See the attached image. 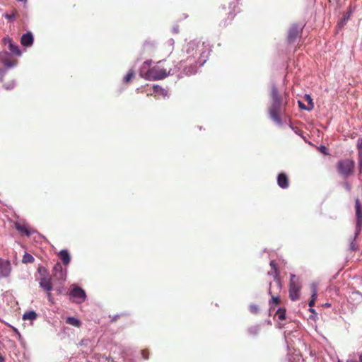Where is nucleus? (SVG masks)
<instances>
[{
  "label": "nucleus",
  "instance_id": "2f4dec72",
  "mask_svg": "<svg viewBox=\"0 0 362 362\" xmlns=\"http://www.w3.org/2000/svg\"><path fill=\"white\" fill-rule=\"evenodd\" d=\"M249 332H250V334H257L258 329L257 327L250 328L249 329Z\"/></svg>",
  "mask_w": 362,
  "mask_h": 362
},
{
  "label": "nucleus",
  "instance_id": "c85d7f7f",
  "mask_svg": "<svg viewBox=\"0 0 362 362\" xmlns=\"http://www.w3.org/2000/svg\"><path fill=\"white\" fill-rule=\"evenodd\" d=\"M142 358L145 360L148 359L149 358V351L146 349H144L141 351Z\"/></svg>",
  "mask_w": 362,
  "mask_h": 362
},
{
  "label": "nucleus",
  "instance_id": "39448f33",
  "mask_svg": "<svg viewBox=\"0 0 362 362\" xmlns=\"http://www.w3.org/2000/svg\"><path fill=\"white\" fill-rule=\"evenodd\" d=\"M303 32V26L293 24L288 30L287 42L289 45L296 43L300 40Z\"/></svg>",
  "mask_w": 362,
  "mask_h": 362
},
{
  "label": "nucleus",
  "instance_id": "0eeeda50",
  "mask_svg": "<svg viewBox=\"0 0 362 362\" xmlns=\"http://www.w3.org/2000/svg\"><path fill=\"white\" fill-rule=\"evenodd\" d=\"M355 209L356 216V230L360 232L362 226V208L358 199L355 200Z\"/></svg>",
  "mask_w": 362,
  "mask_h": 362
},
{
  "label": "nucleus",
  "instance_id": "7ed1b4c3",
  "mask_svg": "<svg viewBox=\"0 0 362 362\" xmlns=\"http://www.w3.org/2000/svg\"><path fill=\"white\" fill-rule=\"evenodd\" d=\"M355 163L352 160L344 159L337 163V170L344 177H348L354 173Z\"/></svg>",
  "mask_w": 362,
  "mask_h": 362
},
{
  "label": "nucleus",
  "instance_id": "a211bd4d",
  "mask_svg": "<svg viewBox=\"0 0 362 362\" xmlns=\"http://www.w3.org/2000/svg\"><path fill=\"white\" fill-rule=\"evenodd\" d=\"M311 289H312V296H311V299L309 302V306L310 308L314 306V305L315 303V300L317 299V288H316L315 285H313Z\"/></svg>",
  "mask_w": 362,
  "mask_h": 362
},
{
  "label": "nucleus",
  "instance_id": "cd10ccee",
  "mask_svg": "<svg viewBox=\"0 0 362 362\" xmlns=\"http://www.w3.org/2000/svg\"><path fill=\"white\" fill-rule=\"evenodd\" d=\"M58 271L60 272V274H61L60 277L62 278L63 277L62 267V265L59 263H57L54 267V272H58Z\"/></svg>",
  "mask_w": 362,
  "mask_h": 362
},
{
  "label": "nucleus",
  "instance_id": "dca6fc26",
  "mask_svg": "<svg viewBox=\"0 0 362 362\" xmlns=\"http://www.w3.org/2000/svg\"><path fill=\"white\" fill-rule=\"evenodd\" d=\"M66 322L76 327H80L81 325V321L74 317H68L66 320Z\"/></svg>",
  "mask_w": 362,
  "mask_h": 362
},
{
  "label": "nucleus",
  "instance_id": "72a5a7b5",
  "mask_svg": "<svg viewBox=\"0 0 362 362\" xmlns=\"http://www.w3.org/2000/svg\"><path fill=\"white\" fill-rule=\"evenodd\" d=\"M4 63L5 65H6L8 66H10V67L13 66L14 65V63H12V62H11L9 61H7V60L4 61Z\"/></svg>",
  "mask_w": 362,
  "mask_h": 362
},
{
  "label": "nucleus",
  "instance_id": "2eb2a0df",
  "mask_svg": "<svg viewBox=\"0 0 362 362\" xmlns=\"http://www.w3.org/2000/svg\"><path fill=\"white\" fill-rule=\"evenodd\" d=\"M357 149L358 152V165L359 168L362 169V137L359 138L357 141Z\"/></svg>",
  "mask_w": 362,
  "mask_h": 362
},
{
  "label": "nucleus",
  "instance_id": "b1692460",
  "mask_svg": "<svg viewBox=\"0 0 362 362\" xmlns=\"http://www.w3.org/2000/svg\"><path fill=\"white\" fill-rule=\"evenodd\" d=\"M34 260V257L30 254L25 252L23 257L22 262L25 264L33 263Z\"/></svg>",
  "mask_w": 362,
  "mask_h": 362
},
{
  "label": "nucleus",
  "instance_id": "6ab92c4d",
  "mask_svg": "<svg viewBox=\"0 0 362 362\" xmlns=\"http://www.w3.org/2000/svg\"><path fill=\"white\" fill-rule=\"evenodd\" d=\"M9 50L11 52L16 56H20L21 54V52L18 45L13 43V41L8 45Z\"/></svg>",
  "mask_w": 362,
  "mask_h": 362
},
{
  "label": "nucleus",
  "instance_id": "a878e982",
  "mask_svg": "<svg viewBox=\"0 0 362 362\" xmlns=\"http://www.w3.org/2000/svg\"><path fill=\"white\" fill-rule=\"evenodd\" d=\"M305 100L308 103L307 110H311L314 107V104L313 103V100L310 95H305Z\"/></svg>",
  "mask_w": 362,
  "mask_h": 362
},
{
  "label": "nucleus",
  "instance_id": "f257e3e1",
  "mask_svg": "<svg viewBox=\"0 0 362 362\" xmlns=\"http://www.w3.org/2000/svg\"><path fill=\"white\" fill-rule=\"evenodd\" d=\"M272 105L269 107V115L271 118L278 124L281 123V114L285 110L287 104V93H284V98L278 91L276 86L273 85L271 88Z\"/></svg>",
  "mask_w": 362,
  "mask_h": 362
},
{
  "label": "nucleus",
  "instance_id": "37998d69",
  "mask_svg": "<svg viewBox=\"0 0 362 362\" xmlns=\"http://www.w3.org/2000/svg\"><path fill=\"white\" fill-rule=\"evenodd\" d=\"M57 292H58V294L61 293L60 290H58Z\"/></svg>",
  "mask_w": 362,
  "mask_h": 362
},
{
  "label": "nucleus",
  "instance_id": "4468645a",
  "mask_svg": "<svg viewBox=\"0 0 362 362\" xmlns=\"http://www.w3.org/2000/svg\"><path fill=\"white\" fill-rule=\"evenodd\" d=\"M59 256L65 265H67L70 262L71 258L68 250H61L59 253Z\"/></svg>",
  "mask_w": 362,
  "mask_h": 362
},
{
  "label": "nucleus",
  "instance_id": "c9c22d12",
  "mask_svg": "<svg viewBox=\"0 0 362 362\" xmlns=\"http://www.w3.org/2000/svg\"><path fill=\"white\" fill-rule=\"evenodd\" d=\"M339 362H340V361H339ZM346 362H362V361H361V359L359 358V360H358V361H357V360H354V359H349V360H347Z\"/></svg>",
  "mask_w": 362,
  "mask_h": 362
},
{
  "label": "nucleus",
  "instance_id": "c03bdc74",
  "mask_svg": "<svg viewBox=\"0 0 362 362\" xmlns=\"http://www.w3.org/2000/svg\"><path fill=\"white\" fill-rule=\"evenodd\" d=\"M87 362H91V361H87Z\"/></svg>",
  "mask_w": 362,
  "mask_h": 362
},
{
  "label": "nucleus",
  "instance_id": "412c9836",
  "mask_svg": "<svg viewBox=\"0 0 362 362\" xmlns=\"http://www.w3.org/2000/svg\"><path fill=\"white\" fill-rule=\"evenodd\" d=\"M37 315L35 311H29L25 313H24L23 316V319L24 320H34L37 318Z\"/></svg>",
  "mask_w": 362,
  "mask_h": 362
},
{
  "label": "nucleus",
  "instance_id": "f8f14e48",
  "mask_svg": "<svg viewBox=\"0 0 362 362\" xmlns=\"http://www.w3.org/2000/svg\"><path fill=\"white\" fill-rule=\"evenodd\" d=\"M11 272V264L8 262L6 263L0 262V277H7Z\"/></svg>",
  "mask_w": 362,
  "mask_h": 362
},
{
  "label": "nucleus",
  "instance_id": "5701e85b",
  "mask_svg": "<svg viewBox=\"0 0 362 362\" xmlns=\"http://www.w3.org/2000/svg\"><path fill=\"white\" fill-rule=\"evenodd\" d=\"M135 76V73L132 69H130L127 75L124 77L123 81L124 83H129Z\"/></svg>",
  "mask_w": 362,
  "mask_h": 362
},
{
  "label": "nucleus",
  "instance_id": "a19ab883",
  "mask_svg": "<svg viewBox=\"0 0 362 362\" xmlns=\"http://www.w3.org/2000/svg\"><path fill=\"white\" fill-rule=\"evenodd\" d=\"M119 315L115 316L112 321H116Z\"/></svg>",
  "mask_w": 362,
  "mask_h": 362
},
{
  "label": "nucleus",
  "instance_id": "20e7f679",
  "mask_svg": "<svg viewBox=\"0 0 362 362\" xmlns=\"http://www.w3.org/2000/svg\"><path fill=\"white\" fill-rule=\"evenodd\" d=\"M300 288L301 283L299 278L294 274H291L289 284V297L293 301L299 298Z\"/></svg>",
  "mask_w": 362,
  "mask_h": 362
},
{
  "label": "nucleus",
  "instance_id": "7c9ffc66",
  "mask_svg": "<svg viewBox=\"0 0 362 362\" xmlns=\"http://www.w3.org/2000/svg\"><path fill=\"white\" fill-rule=\"evenodd\" d=\"M46 292H47V297L48 300L51 303H54L53 297H52V295L51 293V291H46Z\"/></svg>",
  "mask_w": 362,
  "mask_h": 362
},
{
  "label": "nucleus",
  "instance_id": "4be33fe9",
  "mask_svg": "<svg viewBox=\"0 0 362 362\" xmlns=\"http://www.w3.org/2000/svg\"><path fill=\"white\" fill-rule=\"evenodd\" d=\"M275 316L281 321L286 320V309L279 308L276 312Z\"/></svg>",
  "mask_w": 362,
  "mask_h": 362
},
{
  "label": "nucleus",
  "instance_id": "f3484780",
  "mask_svg": "<svg viewBox=\"0 0 362 362\" xmlns=\"http://www.w3.org/2000/svg\"><path fill=\"white\" fill-rule=\"evenodd\" d=\"M269 294L272 297V300L270 301V304H274V305H279L280 303H281V300L279 297V296H275L274 294V291L272 290V286L270 285V287H269Z\"/></svg>",
  "mask_w": 362,
  "mask_h": 362
},
{
  "label": "nucleus",
  "instance_id": "4c0bfd02",
  "mask_svg": "<svg viewBox=\"0 0 362 362\" xmlns=\"http://www.w3.org/2000/svg\"><path fill=\"white\" fill-rule=\"evenodd\" d=\"M154 91L158 92V88H160L158 86H153Z\"/></svg>",
  "mask_w": 362,
  "mask_h": 362
},
{
  "label": "nucleus",
  "instance_id": "58836bf2",
  "mask_svg": "<svg viewBox=\"0 0 362 362\" xmlns=\"http://www.w3.org/2000/svg\"><path fill=\"white\" fill-rule=\"evenodd\" d=\"M345 185H346V189H347L348 190H350V189H351V186H350V185H349L348 182H346Z\"/></svg>",
  "mask_w": 362,
  "mask_h": 362
},
{
  "label": "nucleus",
  "instance_id": "aec40b11",
  "mask_svg": "<svg viewBox=\"0 0 362 362\" xmlns=\"http://www.w3.org/2000/svg\"><path fill=\"white\" fill-rule=\"evenodd\" d=\"M359 232H356L355 237L350 240L349 246L348 247V251L351 253L356 252L358 250V247L356 245V243L355 242V239Z\"/></svg>",
  "mask_w": 362,
  "mask_h": 362
},
{
  "label": "nucleus",
  "instance_id": "ea45409f",
  "mask_svg": "<svg viewBox=\"0 0 362 362\" xmlns=\"http://www.w3.org/2000/svg\"><path fill=\"white\" fill-rule=\"evenodd\" d=\"M309 310H310L311 313H315V310H314L313 308H310L309 309Z\"/></svg>",
  "mask_w": 362,
  "mask_h": 362
},
{
  "label": "nucleus",
  "instance_id": "c756f323",
  "mask_svg": "<svg viewBox=\"0 0 362 362\" xmlns=\"http://www.w3.org/2000/svg\"><path fill=\"white\" fill-rule=\"evenodd\" d=\"M2 42H3L4 45H8L12 42V40H11V38H10L8 37H4L3 40H2Z\"/></svg>",
  "mask_w": 362,
  "mask_h": 362
},
{
  "label": "nucleus",
  "instance_id": "9d476101",
  "mask_svg": "<svg viewBox=\"0 0 362 362\" xmlns=\"http://www.w3.org/2000/svg\"><path fill=\"white\" fill-rule=\"evenodd\" d=\"M277 184L282 189H286L289 186V180L285 173H281L277 176Z\"/></svg>",
  "mask_w": 362,
  "mask_h": 362
},
{
  "label": "nucleus",
  "instance_id": "f03ea898",
  "mask_svg": "<svg viewBox=\"0 0 362 362\" xmlns=\"http://www.w3.org/2000/svg\"><path fill=\"white\" fill-rule=\"evenodd\" d=\"M171 69H167L162 64L161 62H159L158 64L148 70L146 72V78L149 80H160L165 78L170 75Z\"/></svg>",
  "mask_w": 362,
  "mask_h": 362
},
{
  "label": "nucleus",
  "instance_id": "bb28decb",
  "mask_svg": "<svg viewBox=\"0 0 362 362\" xmlns=\"http://www.w3.org/2000/svg\"><path fill=\"white\" fill-rule=\"evenodd\" d=\"M249 310L251 313L256 315L259 312V307L257 304H251L249 306Z\"/></svg>",
  "mask_w": 362,
  "mask_h": 362
},
{
  "label": "nucleus",
  "instance_id": "9b49d317",
  "mask_svg": "<svg viewBox=\"0 0 362 362\" xmlns=\"http://www.w3.org/2000/svg\"><path fill=\"white\" fill-rule=\"evenodd\" d=\"M21 43L25 47H30L33 43V36L30 32L23 34L21 38Z\"/></svg>",
  "mask_w": 362,
  "mask_h": 362
},
{
  "label": "nucleus",
  "instance_id": "e433bc0d",
  "mask_svg": "<svg viewBox=\"0 0 362 362\" xmlns=\"http://www.w3.org/2000/svg\"><path fill=\"white\" fill-rule=\"evenodd\" d=\"M5 358L4 357L0 354V362H4Z\"/></svg>",
  "mask_w": 362,
  "mask_h": 362
},
{
  "label": "nucleus",
  "instance_id": "473e14b6",
  "mask_svg": "<svg viewBox=\"0 0 362 362\" xmlns=\"http://www.w3.org/2000/svg\"><path fill=\"white\" fill-rule=\"evenodd\" d=\"M298 105L300 109L307 110L308 106L305 105L302 102L298 101Z\"/></svg>",
  "mask_w": 362,
  "mask_h": 362
},
{
  "label": "nucleus",
  "instance_id": "393cba45",
  "mask_svg": "<svg viewBox=\"0 0 362 362\" xmlns=\"http://www.w3.org/2000/svg\"><path fill=\"white\" fill-rule=\"evenodd\" d=\"M17 11L16 9H13L11 14L5 13L4 15V18L8 19L9 21H13L17 16Z\"/></svg>",
  "mask_w": 362,
  "mask_h": 362
},
{
  "label": "nucleus",
  "instance_id": "423d86ee",
  "mask_svg": "<svg viewBox=\"0 0 362 362\" xmlns=\"http://www.w3.org/2000/svg\"><path fill=\"white\" fill-rule=\"evenodd\" d=\"M70 299L74 303H81L85 301L86 298V292L81 287L74 286L69 292Z\"/></svg>",
  "mask_w": 362,
  "mask_h": 362
},
{
  "label": "nucleus",
  "instance_id": "79ce46f5",
  "mask_svg": "<svg viewBox=\"0 0 362 362\" xmlns=\"http://www.w3.org/2000/svg\"><path fill=\"white\" fill-rule=\"evenodd\" d=\"M359 358L361 359V361H362V352H361V354L359 356Z\"/></svg>",
  "mask_w": 362,
  "mask_h": 362
},
{
  "label": "nucleus",
  "instance_id": "f704fd0d",
  "mask_svg": "<svg viewBox=\"0 0 362 362\" xmlns=\"http://www.w3.org/2000/svg\"><path fill=\"white\" fill-rule=\"evenodd\" d=\"M320 151L324 154H327V148L325 146H321Z\"/></svg>",
  "mask_w": 362,
  "mask_h": 362
},
{
  "label": "nucleus",
  "instance_id": "6e6552de",
  "mask_svg": "<svg viewBox=\"0 0 362 362\" xmlns=\"http://www.w3.org/2000/svg\"><path fill=\"white\" fill-rule=\"evenodd\" d=\"M270 266L272 267V270L270 272H269L268 274L269 275H272L274 276V281L276 284L277 289L279 291H280L281 288V281L279 278V272L277 270L276 264L274 260L270 262Z\"/></svg>",
  "mask_w": 362,
  "mask_h": 362
},
{
  "label": "nucleus",
  "instance_id": "ddd939ff",
  "mask_svg": "<svg viewBox=\"0 0 362 362\" xmlns=\"http://www.w3.org/2000/svg\"><path fill=\"white\" fill-rule=\"evenodd\" d=\"M15 228L18 231L27 236H30L32 234L31 230L26 225H23L19 223H16L15 224Z\"/></svg>",
  "mask_w": 362,
  "mask_h": 362
},
{
  "label": "nucleus",
  "instance_id": "1a4fd4ad",
  "mask_svg": "<svg viewBox=\"0 0 362 362\" xmlns=\"http://www.w3.org/2000/svg\"><path fill=\"white\" fill-rule=\"evenodd\" d=\"M39 284L45 291H51L53 289L51 278L43 276L39 280Z\"/></svg>",
  "mask_w": 362,
  "mask_h": 362
}]
</instances>
